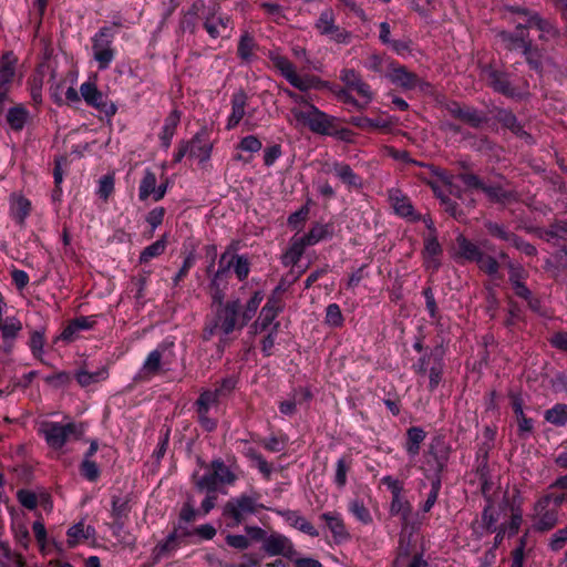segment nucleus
Wrapping results in <instances>:
<instances>
[{"label":"nucleus","instance_id":"09e8293b","mask_svg":"<svg viewBox=\"0 0 567 567\" xmlns=\"http://www.w3.org/2000/svg\"><path fill=\"white\" fill-rule=\"evenodd\" d=\"M349 512L361 523L369 524L372 518L368 511V508L364 506V504L358 499L352 501L349 504Z\"/></svg>","mask_w":567,"mask_h":567},{"label":"nucleus","instance_id":"f3484780","mask_svg":"<svg viewBox=\"0 0 567 567\" xmlns=\"http://www.w3.org/2000/svg\"><path fill=\"white\" fill-rule=\"evenodd\" d=\"M181 120V115L178 111H172L165 118L162 131L159 133V140L162 146L164 148H168L171 146L172 140L175 135L176 128L178 126Z\"/></svg>","mask_w":567,"mask_h":567},{"label":"nucleus","instance_id":"9d476101","mask_svg":"<svg viewBox=\"0 0 567 567\" xmlns=\"http://www.w3.org/2000/svg\"><path fill=\"white\" fill-rule=\"evenodd\" d=\"M264 550L270 555H282L287 558L293 559L296 550L291 540L281 534H271L264 540Z\"/></svg>","mask_w":567,"mask_h":567},{"label":"nucleus","instance_id":"473e14b6","mask_svg":"<svg viewBox=\"0 0 567 567\" xmlns=\"http://www.w3.org/2000/svg\"><path fill=\"white\" fill-rule=\"evenodd\" d=\"M28 115H29V113H28L27 109L22 105H18V106L11 107L8 111L7 121H8L9 125L11 126V128L21 130L28 120Z\"/></svg>","mask_w":567,"mask_h":567},{"label":"nucleus","instance_id":"f257e3e1","mask_svg":"<svg viewBox=\"0 0 567 567\" xmlns=\"http://www.w3.org/2000/svg\"><path fill=\"white\" fill-rule=\"evenodd\" d=\"M213 307L214 313L206 320L204 338L210 339L214 336H219L220 341H224L235 329L240 303L239 300L223 303L221 297L216 295L213 299Z\"/></svg>","mask_w":567,"mask_h":567},{"label":"nucleus","instance_id":"603ef678","mask_svg":"<svg viewBox=\"0 0 567 567\" xmlns=\"http://www.w3.org/2000/svg\"><path fill=\"white\" fill-rule=\"evenodd\" d=\"M328 226L322 224L315 225L308 234L303 235L308 245L313 246L328 236Z\"/></svg>","mask_w":567,"mask_h":567},{"label":"nucleus","instance_id":"412c9836","mask_svg":"<svg viewBox=\"0 0 567 567\" xmlns=\"http://www.w3.org/2000/svg\"><path fill=\"white\" fill-rule=\"evenodd\" d=\"M31 209V203L23 196L13 194L10 197V216L18 223H23Z\"/></svg>","mask_w":567,"mask_h":567},{"label":"nucleus","instance_id":"a19ab883","mask_svg":"<svg viewBox=\"0 0 567 567\" xmlns=\"http://www.w3.org/2000/svg\"><path fill=\"white\" fill-rule=\"evenodd\" d=\"M162 353L158 349L153 350L144 361L142 373L153 375L159 371Z\"/></svg>","mask_w":567,"mask_h":567},{"label":"nucleus","instance_id":"20e7f679","mask_svg":"<svg viewBox=\"0 0 567 567\" xmlns=\"http://www.w3.org/2000/svg\"><path fill=\"white\" fill-rule=\"evenodd\" d=\"M113 34L110 28H102L93 37V56L99 64L100 70H105L114 60V50L112 48Z\"/></svg>","mask_w":567,"mask_h":567},{"label":"nucleus","instance_id":"1a4fd4ad","mask_svg":"<svg viewBox=\"0 0 567 567\" xmlns=\"http://www.w3.org/2000/svg\"><path fill=\"white\" fill-rule=\"evenodd\" d=\"M525 28H518L517 29V37L513 38L512 34L507 32H502L501 38L502 40L507 44V47L511 50H522L523 54L526 56V60L528 63L534 68L538 69L539 63L534 59L535 55L538 56V53L534 51L529 43H527L525 37H524Z\"/></svg>","mask_w":567,"mask_h":567},{"label":"nucleus","instance_id":"2eb2a0df","mask_svg":"<svg viewBox=\"0 0 567 567\" xmlns=\"http://www.w3.org/2000/svg\"><path fill=\"white\" fill-rule=\"evenodd\" d=\"M219 265L221 269L233 267L239 280L245 279L249 274V262L244 256L225 252L220 257Z\"/></svg>","mask_w":567,"mask_h":567},{"label":"nucleus","instance_id":"72a5a7b5","mask_svg":"<svg viewBox=\"0 0 567 567\" xmlns=\"http://www.w3.org/2000/svg\"><path fill=\"white\" fill-rule=\"evenodd\" d=\"M441 252V246L435 237H429L425 239L424 246V259L426 267L436 268L437 260L436 257Z\"/></svg>","mask_w":567,"mask_h":567},{"label":"nucleus","instance_id":"5fc2aeb1","mask_svg":"<svg viewBox=\"0 0 567 567\" xmlns=\"http://www.w3.org/2000/svg\"><path fill=\"white\" fill-rule=\"evenodd\" d=\"M262 147V144L258 137L255 135H248L240 140L237 145V148L243 152L248 153H258Z\"/></svg>","mask_w":567,"mask_h":567},{"label":"nucleus","instance_id":"5701e85b","mask_svg":"<svg viewBox=\"0 0 567 567\" xmlns=\"http://www.w3.org/2000/svg\"><path fill=\"white\" fill-rule=\"evenodd\" d=\"M95 529L92 526H85L82 522L74 524L68 529V544L74 547L83 540L93 538Z\"/></svg>","mask_w":567,"mask_h":567},{"label":"nucleus","instance_id":"ddd939ff","mask_svg":"<svg viewBox=\"0 0 567 567\" xmlns=\"http://www.w3.org/2000/svg\"><path fill=\"white\" fill-rule=\"evenodd\" d=\"M14 74L16 69L13 55L11 53H7L2 56L0 65V103L6 101Z\"/></svg>","mask_w":567,"mask_h":567},{"label":"nucleus","instance_id":"a211bd4d","mask_svg":"<svg viewBox=\"0 0 567 567\" xmlns=\"http://www.w3.org/2000/svg\"><path fill=\"white\" fill-rule=\"evenodd\" d=\"M246 95L239 92L233 96L231 113L228 116L226 128L233 130L236 127L245 116Z\"/></svg>","mask_w":567,"mask_h":567},{"label":"nucleus","instance_id":"cd10ccee","mask_svg":"<svg viewBox=\"0 0 567 567\" xmlns=\"http://www.w3.org/2000/svg\"><path fill=\"white\" fill-rule=\"evenodd\" d=\"M279 309L280 300L276 296H271L260 311L259 324L262 329L267 328L275 320Z\"/></svg>","mask_w":567,"mask_h":567},{"label":"nucleus","instance_id":"3c124183","mask_svg":"<svg viewBox=\"0 0 567 567\" xmlns=\"http://www.w3.org/2000/svg\"><path fill=\"white\" fill-rule=\"evenodd\" d=\"M326 323L331 327H341L343 323V316L340 307L337 303H330L326 309Z\"/></svg>","mask_w":567,"mask_h":567},{"label":"nucleus","instance_id":"13d9d810","mask_svg":"<svg viewBox=\"0 0 567 567\" xmlns=\"http://www.w3.org/2000/svg\"><path fill=\"white\" fill-rule=\"evenodd\" d=\"M43 347H44V332L42 330L33 331L30 338V348L32 350V353L40 358L43 353Z\"/></svg>","mask_w":567,"mask_h":567},{"label":"nucleus","instance_id":"423d86ee","mask_svg":"<svg viewBox=\"0 0 567 567\" xmlns=\"http://www.w3.org/2000/svg\"><path fill=\"white\" fill-rule=\"evenodd\" d=\"M167 193V184H157V177L151 169H145L138 185V199L146 202L152 199L158 202L164 198Z\"/></svg>","mask_w":567,"mask_h":567},{"label":"nucleus","instance_id":"69168bd1","mask_svg":"<svg viewBox=\"0 0 567 567\" xmlns=\"http://www.w3.org/2000/svg\"><path fill=\"white\" fill-rule=\"evenodd\" d=\"M165 216V209L163 207H156L148 212L146 221L151 226L152 230H155L162 223Z\"/></svg>","mask_w":567,"mask_h":567},{"label":"nucleus","instance_id":"393cba45","mask_svg":"<svg viewBox=\"0 0 567 567\" xmlns=\"http://www.w3.org/2000/svg\"><path fill=\"white\" fill-rule=\"evenodd\" d=\"M282 516L285 517L286 522L299 529L300 532L310 535L312 537H316L319 535L318 530L315 528V526L309 523L305 517L299 515L297 512L293 511H287L282 513Z\"/></svg>","mask_w":567,"mask_h":567},{"label":"nucleus","instance_id":"39448f33","mask_svg":"<svg viewBox=\"0 0 567 567\" xmlns=\"http://www.w3.org/2000/svg\"><path fill=\"white\" fill-rule=\"evenodd\" d=\"M80 92L85 103L94 109L114 115L117 107L114 103L109 102L106 96L97 89L94 81H86L81 84Z\"/></svg>","mask_w":567,"mask_h":567},{"label":"nucleus","instance_id":"8fccbe9b","mask_svg":"<svg viewBox=\"0 0 567 567\" xmlns=\"http://www.w3.org/2000/svg\"><path fill=\"white\" fill-rule=\"evenodd\" d=\"M254 48L255 41L252 37H250L248 33L243 34L238 44L239 58L245 61H249L252 56Z\"/></svg>","mask_w":567,"mask_h":567},{"label":"nucleus","instance_id":"79ce46f5","mask_svg":"<svg viewBox=\"0 0 567 567\" xmlns=\"http://www.w3.org/2000/svg\"><path fill=\"white\" fill-rule=\"evenodd\" d=\"M107 378V370L100 369L95 372L80 371L76 374V380L81 385H90L91 383L100 382Z\"/></svg>","mask_w":567,"mask_h":567},{"label":"nucleus","instance_id":"7c9ffc66","mask_svg":"<svg viewBox=\"0 0 567 567\" xmlns=\"http://www.w3.org/2000/svg\"><path fill=\"white\" fill-rule=\"evenodd\" d=\"M0 567H25L21 555L12 551L8 544L0 540Z\"/></svg>","mask_w":567,"mask_h":567},{"label":"nucleus","instance_id":"6ab92c4d","mask_svg":"<svg viewBox=\"0 0 567 567\" xmlns=\"http://www.w3.org/2000/svg\"><path fill=\"white\" fill-rule=\"evenodd\" d=\"M75 82L76 76L71 75V85L66 86L64 92H60L59 86H51V99L59 105H62L64 103H78L80 101V95L76 89L73 86Z\"/></svg>","mask_w":567,"mask_h":567},{"label":"nucleus","instance_id":"f03ea898","mask_svg":"<svg viewBox=\"0 0 567 567\" xmlns=\"http://www.w3.org/2000/svg\"><path fill=\"white\" fill-rule=\"evenodd\" d=\"M289 122L295 126H308L313 133L331 135L334 132V117L327 115L312 104L307 110L293 107L290 111Z\"/></svg>","mask_w":567,"mask_h":567},{"label":"nucleus","instance_id":"052dcab7","mask_svg":"<svg viewBox=\"0 0 567 567\" xmlns=\"http://www.w3.org/2000/svg\"><path fill=\"white\" fill-rule=\"evenodd\" d=\"M42 85L43 79L41 75H35L30 81V94L34 104L42 103Z\"/></svg>","mask_w":567,"mask_h":567},{"label":"nucleus","instance_id":"c85d7f7f","mask_svg":"<svg viewBox=\"0 0 567 567\" xmlns=\"http://www.w3.org/2000/svg\"><path fill=\"white\" fill-rule=\"evenodd\" d=\"M268 58L287 81L290 79V74L296 72L293 64L278 50L269 51Z\"/></svg>","mask_w":567,"mask_h":567},{"label":"nucleus","instance_id":"bf43d9fd","mask_svg":"<svg viewBox=\"0 0 567 567\" xmlns=\"http://www.w3.org/2000/svg\"><path fill=\"white\" fill-rule=\"evenodd\" d=\"M114 189V178L111 175H104L99 181L97 195L107 199Z\"/></svg>","mask_w":567,"mask_h":567},{"label":"nucleus","instance_id":"a878e982","mask_svg":"<svg viewBox=\"0 0 567 567\" xmlns=\"http://www.w3.org/2000/svg\"><path fill=\"white\" fill-rule=\"evenodd\" d=\"M288 82L299 89L300 91H308L311 89H322L328 87V83L321 81L319 78L313 75H305L300 76L295 72L293 74H290V79Z\"/></svg>","mask_w":567,"mask_h":567},{"label":"nucleus","instance_id":"e433bc0d","mask_svg":"<svg viewBox=\"0 0 567 567\" xmlns=\"http://www.w3.org/2000/svg\"><path fill=\"white\" fill-rule=\"evenodd\" d=\"M545 419L551 424L563 426L567 423V405L556 404L546 411Z\"/></svg>","mask_w":567,"mask_h":567},{"label":"nucleus","instance_id":"9b49d317","mask_svg":"<svg viewBox=\"0 0 567 567\" xmlns=\"http://www.w3.org/2000/svg\"><path fill=\"white\" fill-rule=\"evenodd\" d=\"M386 76L393 84L404 91L414 90L422 85V81L416 76V74L409 72L403 66L393 65Z\"/></svg>","mask_w":567,"mask_h":567},{"label":"nucleus","instance_id":"c9c22d12","mask_svg":"<svg viewBox=\"0 0 567 567\" xmlns=\"http://www.w3.org/2000/svg\"><path fill=\"white\" fill-rule=\"evenodd\" d=\"M212 468L220 484L230 485L236 481V475L223 461H213Z\"/></svg>","mask_w":567,"mask_h":567},{"label":"nucleus","instance_id":"7ed1b4c3","mask_svg":"<svg viewBox=\"0 0 567 567\" xmlns=\"http://www.w3.org/2000/svg\"><path fill=\"white\" fill-rule=\"evenodd\" d=\"M40 432L43 434L47 443L52 449H61L71 435H79L76 424L70 422L60 424L56 422H43L40 425Z\"/></svg>","mask_w":567,"mask_h":567},{"label":"nucleus","instance_id":"680f3d73","mask_svg":"<svg viewBox=\"0 0 567 567\" xmlns=\"http://www.w3.org/2000/svg\"><path fill=\"white\" fill-rule=\"evenodd\" d=\"M513 289L515 290V293L526 300H528V305L529 307L535 310V311H538V301L537 300H534L530 298V291L529 289L523 284V281L520 282H516L515 285H513Z\"/></svg>","mask_w":567,"mask_h":567},{"label":"nucleus","instance_id":"b1692460","mask_svg":"<svg viewBox=\"0 0 567 567\" xmlns=\"http://www.w3.org/2000/svg\"><path fill=\"white\" fill-rule=\"evenodd\" d=\"M390 200L394 212L399 216L412 219L415 218L412 204L400 190H391Z\"/></svg>","mask_w":567,"mask_h":567},{"label":"nucleus","instance_id":"0eeeda50","mask_svg":"<svg viewBox=\"0 0 567 567\" xmlns=\"http://www.w3.org/2000/svg\"><path fill=\"white\" fill-rule=\"evenodd\" d=\"M257 498L248 495H241L229 501L224 507V515L234 520V525H238L243 519L254 514L257 509Z\"/></svg>","mask_w":567,"mask_h":567},{"label":"nucleus","instance_id":"c03bdc74","mask_svg":"<svg viewBox=\"0 0 567 567\" xmlns=\"http://www.w3.org/2000/svg\"><path fill=\"white\" fill-rule=\"evenodd\" d=\"M177 547V537L175 534H171L163 543H159L154 548V555L156 559H161L172 551H174Z\"/></svg>","mask_w":567,"mask_h":567},{"label":"nucleus","instance_id":"dca6fc26","mask_svg":"<svg viewBox=\"0 0 567 567\" xmlns=\"http://www.w3.org/2000/svg\"><path fill=\"white\" fill-rule=\"evenodd\" d=\"M321 518L327 523L328 528L337 542L346 539L349 534L339 513L327 512L321 515Z\"/></svg>","mask_w":567,"mask_h":567},{"label":"nucleus","instance_id":"6e6552de","mask_svg":"<svg viewBox=\"0 0 567 567\" xmlns=\"http://www.w3.org/2000/svg\"><path fill=\"white\" fill-rule=\"evenodd\" d=\"M334 13L331 9H326L321 12L319 19L316 22L317 30L327 35L330 40L337 43H348L350 40V33L338 25H336Z\"/></svg>","mask_w":567,"mask_h":567},{"label":"nucleus","instance_id":"4468645a","mask_svg":"<svg viewBox=\"0 0 567 567\" xmlns=\"http://www.w3.org/2000/svg\"><path fill=\"white\" fill-rule=\"evenodd\" d=\"M189 146V156L198 158L200 162L209 159L213 144L207 137V134L203 131L197 133L190 142H187Z\"/></svg>","mask_w":567,"mask_h":567},{"label":"nucleus","instance_id":"de8ad7c7","mask_svg":"<svg viewBox=\"0 0 567 567\" xmlns=\"http://www.w3.org/2000/svg\"><path fill=\"white\" fill-rule=\"evenodd\" d=\"M218 391H205L197 400V410L208 412L210 408L217 404L219 399Z\"/></svg>","mask_w":567,"mask_h":567},{"label":"nucleus","instance_id":"2f4dec72","mask_svg":"<svg viewBox=\"0 0 567 567\" xmlns=\"http://www.w3.org/2000/svg\"><path fill=\"white\" fill-rule=\"evenodd\" d=\"M487 80L495 91L511 96L516 94L515 91L509 86L507 78L503 73L489 70L487 72Z\"/></svg>","mask_w":567,"mask_h":567},{"label":"nucleus","instance_id":"864d4df0","mask_svg":"<svg viewBox=\"0 0 567 567\" xmlns=\"http://www.w3.org/2000/svg\"><path fill=\"white\" fill-rule=\"evenodd\" d=\"M351 123L362 130L368 128H383L388 127L389 123L384 120H372L367 116H357L351 120Z\"/></svg>","mask_w":567,"mask_h":567},{"label":"nucleus","instance_id":"6e6d98bb","mask_svg":"<svg viewBox=\"0 0 567 567\" xmlns=\"http://www.w3.org/2000/svg\"><path fill=\"white\" fill-rule=\"evenodd\" d=\"M264 299V295L260 291H257L254 293V296L250 298V300L247 302L246 309L244 311V323L245 324L248 320L252 318V316L256 313L258 307L260 306L261 301Z\"/></svg>","mask_w":567,"mask_h":567},{"label":"nucleus","instance_id":"e2e57ef3","mask_svg":"<svg viewBox=\"0 0 567 567\" xmlns=\"http://www.w3.org/2000/svg\"><path fill=\"white\" fill-rule=\"evenodd\" d=\"M476 261L480 268L488 275H494L497 272L498 264L493 257L484 256L481 254Z\"/></svg>","mask_w":567,"mask_h":567},{"label":"nucleus","instance_id":"bb28decb","mask_svg":"<svg viewBox=\"0 0 567 567\" xmlns=\"http://www.w3.org/2000/svg\"><path fill=\"white\" fill-rule=\"evenodd\" d=\"M425 439V432L421 427H411L406 433L405 451L411 458L420 452V445Z\"/></svg>","mask_w":567,"mask_h":567},{"label":"nucleus","instance_id":"c756f323","mask_svg":"<svg viewBox=\"0 0 567 567\" xmlns=\"http://www.w3.org/2000/svg\"><path fill=\"white\" fill-rule=\"evenodd\" d=\"M331 171L338 178H340L348 186H361L360 177L353 173L349 165L342 163H334Z\"/></svg>","mask_w":567,"mask_h":567},{"label":"nucleus","instance_id":"774afa93","mask_svg":"<svg viewBox=\"0 0 567 567\" xmlns=\"http://www.w3.org/2000/svg\"><path fill=\"white\" fill-rule=\"evenodd\" d=\"M81 471L82 475L89 481H95L100 473L96 464L89 458L83 461Z\"/></svg>","mask_w":567,"mask_h":567},{"label":"nucleus","instance_id":"ea45409f","mask_svg":"<svg viewBox=\"0 0 567 567\" xmlns=\"http://www.w3.org/2000/svg\"><path fill=\"white\" fill-rule=\"evenodd\" d=\"M558 522L556 511H547L538 516L534 524V528L539 532H546L555 527Z\"/></svg>","mask_w":567,"mask_h":567},{"label":"nucleus","instance_id":"a18cd8bd","mask_svg":"<svg viewBox=\"0 0 567 567\" xmlns=\"http://www.w3.org/2000/svg\"><path fill=\"white\" fill-rule=\"evenodd\" d=\"M21 330V322L14 317L6 318L0 324V332L3 339H13Z\"/></svg>","mask_w":567,"mask_h":567},{"label":"nucleus","instance_id":"37998d69","mask_svg":"<svg viewBox=\"0 0 567 567\" xmlns=\"http://www.w3.org/2000/svg\"><path fill=\"white\" fill-rule=\"evenodd\" d=\"M457 246H458L460 255L468 260L476 261L481 255L478 248L474 244H472L471 241L465 239L464 237L457 238Z\"/></svg>","mask_w":567,"mask_h":567},{"label":"nucleus","instance_id":"4c0bfd02","mask_svg":"<svg viewBox=\"0 0 567 567\" xmlns=\"http://www.w3.org/2000/svg\"><path fill=\"white\" fill-rule=\"evenodd\" d=\"M166 248V240L164 238L156 240L152 245L147 246L140 255V262L146 264L151 259L158 257L164 252Z\"/></svg>","mask_w":567,"mask_h":567},{"label":"nucleus","instance_id":"4d7b16f0","mask_svg":"<svg viewBox=\"0 0 567 567\" xmlns=\"http://www.w3.org/2000/svg\"><path fill=\"white\" fill-rule=\"evenodd\" d=\"M488 230L489 233L502 239V240H505L507 241L509 245L511 244H517V236L512 234V233H508L507 230H505V228L501 225H497V224H489L488 225Z\"/></svg>","mask_w":567,"mask_h":567},{"label":"nucleus","instance_id":"4be33fe9","mask_svg":"<svg viewBox=\"0 0 567 567\" xmlns=\"http://www.w3.org/2000/svg\"><path fill=\"white\" fill-rule=\"evenodd\" d=\"M205 29L212 38L225 37L230 30V20L227 17L213 14L206 19Z\"/></svg>","mask_w":567,"mask_h":567},{"label":"nucleus","instance_id":"58836bf2","mask_svg":"<svg viewBox=\"0 0 567 567\" xmlns=\"http://www.w3.org/2000/svg\"><path fill=\"white\" fill-rule=\"evenodd\" d=\"M410 504L402 498L401 495L393 496L390 505V513L394 516H400L402 520H408L410 516Z\"/></svg>","mask_w":567,"mask_h":567},{"label":"nucleus","instance_id":"aec40b11","mask_svg":"<svg viewBox=\"0 0 567 567\" xmlns=\"http://www.w3.org/2000/svg\"><path fill=\"white\" fill-rule=\"evenodd\" d=\"M308 243L306 241L305 236H293L290 241V246L288 250L285 252L282 260L285 265H296L306 247H308Z\"/></svg>","mask_w":567,"mask_h":567},{"label":"nucleus","instance_id":"338daca9","mask_svg":"<svg viewBox=\"0 0 567 567\" xmlns=\"http://www.w3.org/2000/svg\"><path fill=\"white\" fill-rule=\"evenodd\" d=\"M567 543V526L557 530L550 538L549 547L551 550L557 551L561 549Z\"/></svg>","mask_w":567,"mask_h":567},{"label":"nucleus","instance_id":"f704fd0d","mask_svg":"<svg viewBox=\"0 0 567 567\" xmlns=\"http://www.w3.org/2000/svg\"><path fill=\"white\" fill-rule=\"evenodd\" d=\"M527 28L535 29L536 31L540 32L539 37L542 39H548L556 34V30L551 27V24L540 19L536 14L529 17Z\"/></svg>","mask_w":567,"mask_h":567},{"label":"nucleus","instance_id":"0e129e2a","mask_svg":"<svg viewBox=\"0 0 567 567\" xmlns=\"http://www.w3.org/2000/svg\"><path fill=\"white\" fill-rule=\"evenodd\" d=\"M18 499L28 509H34L38 505V497L31 491L21 489L18 492Z\"/></svg>","mask_w":567,"mask_h":567},{"label":"nucleus","instance_id":"f8f14e48","mask_svg":"<svg viewBox=\"0 0 567 567\" xmlns=\"http://www.w3.org/2000/svg\"><path fill=\"white\" fill-rule=\"evenodd\" d=\"M457 179L467 188L482 189L491 199L496 202H505L506 199V192L503 188L485 186L475 175L462 174Z\"/></svg>","mask_w":567,"mask_h":567},{"label":"nucleus","instance_id":"49530a36","mask_svg":"<svg viewBox=\"0 0 567 567\" xmlns=\"http://www.w3.org/2000/svg\"><path fill=\"white\" fill-rule=\"evenodd\" d=\"M218 484H220L215 473H208L198 478L195 483L196 488L200 492L215 493Z\"/></svg>","mask_w":567,"mask_h":567}]
</instances>
